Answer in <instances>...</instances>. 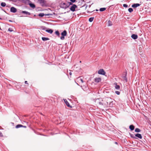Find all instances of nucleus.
<instances>
[{
  "instance_id": "f257e3e1",
  "label": "nucleus",
  "mask_w": 151,
  "mask_h": 151,
  "mask_svg": "<svg viewBox=\"0 0 151 151\" xmlns=\"http://www.w3.org/2000/svg\"><path fill=\"white\" fill-rule=\"evenodd\" d=\"M97 103L100 106H102L103 107H108V104L107 103L106 98H103V99H97Z\"/></svg>"
},
{
  "instance_id": "f03ea898",
  "label": "nucleus",
  "mask_w": 151,
  "mask_h": 151,
  "mask_svg": "<svg viewBox=\"0 0 151 151\" xmlns=\"http://www.w3.org/2000/svg\"><path fill=\"white\" fill-rule=\"evenodd\" d=\"M129 134L131 138H132L134 139H137L139 138L140 139H142V137L141 134L137 133L135 134L134 136L133 134H131L129 133Z\"/></svg>"
},
{
  "instance_id": "7ed1b4c3",
  "label": "nucleus",
  "mask_w": 151,
  "mask_h": 151,
  "mask_svg": "<svg viewBox=\"0 0 151 151\" xmlns=\"http://www.w3.org/2000/svg\"><path fill=\"white\" fill-rule=\"evenodd\" d=\"M107 103L108 104V107H112L113 105V101L111 98L109 97L106 98Z\"/></svg>"
},
{
  "instance_id": "20e7f679",
  "label": "nucleus",
  "mask_w": 151,
  "mask_h": 151,
  "mask_svg": "<svg viewBox=\"0 0 151 151\" xmlns=\"http://www.w3.org/2000/svg\"><path fill=\"white\" fill-rule=\"evenodd\" d=\"M67 35V32L65 30H64L61 33V36L60 37V39L62 40L65 39V37Z\"/></svg>"
},
{
  "instance_id": "39448f33",
  "label": "nucleus",
  "mask_w": 151,
  "mask_h": 151,
  "mask_svg": "<svg viewBox=\"0 0 151 151\" xmlns=\"http://www.w3.org/2000/svg\"><path fill=\"white\" fill-rule=\"evenodd\" d=\"M127 72L126 71L123 73L122 76L123 80L125 81L126 82H127Z\"/></svg>"
},
{
  "instance_id": "423d86ee",
  "label": "nucleus",
  "mask_w": 151,
  "mask_h": 151,
  "mask_svg": "<svg viewBox=\"0 0 151 151\" xmlns=\"http://www.w3.org/2000/svg\"><path fill=\"white\" fill-rule=\"evenodd\" d=\"M77 6L76 4H73L72 5V6L70 7V10L72 12H74L75 11L76 8H77Z\"/></svg>"
},
{
  "instance_id": "0eeeda50",
  "label": "nucleus",
  "mask_w": 151,
  "mask_h": 151,
  "mask_svg": "<svg viewBox=\"0 0 151 151\" xmlns=\"http://www.w3.org/2000/svg\"><path fill=\"white\" fill-rule=\"evenodd\" d=\"M98 73L99 74L104 75L106 74V72L103 69H100L99 70Z\"/></svg>"
},
{
  "instance_id": "6e6552de",
  "label": "nucleus",
  "mask_w": 151,
  "mask_h": 151,
  "mask_svg": "<svg viewBox=\"0 0 151 151\" xmlns=\"http://www.w3.org/2000/svg\"><path fill=\"white\" fill-rule=\"evenodd\" d=\"M60 7L63 9H66L68 7V6L65 3H62L61 4Z\"/></svg>"
},
{
  "instance_id": "1a4fd4ad",
  "label": "nucleus",
  "mask_w": 151,
  "mask_h": 151,
  "mask_svg": "<svg viewBox=\"0 0 151 151\" xmlns=\"http://www.w3.org/2000/svg\"><path fill=\"white\" fill-rule=\"evenodd\" d=\"M39 1L40 4L42 6H45V4L46 2L45 0H38Z\"/></svg>"
},
{
  "instance_id": "9d476101",
  "label": "nucleus",
  "mask_w": 151,
  "mask_h": 151,
  "mask_svg": "<svg viewBox=\"0 0 151 151\" xmlns=\"http://www.w3.org/2000/svg\"><path fill=\"white\" fill-rule=\"evenodd\" d=\"M63 100L64 101V102L65 104L68 107L70 108H72V106L70 105L68 101H67V100L66 99H63Z\"/></svg>"
},
{
  "instance_id": "9b49d317",
  "label": "nucleus",
  "mask_w": 151,
  "mask_h": 151,
  "mask_svg": "<svg viewBox=\"0 0 151 151\" xmlns=\"http://www.w3.org/2000/svg\"><path fill=\"white\" fill-rule=\"evenodd\" d=\"M10 11L12 12L15 13L17 12V9L14 7H12L10 8Z\"/></svg>"
},
{
  "instance_id": "f8f14e48",
  "label": "nucleus",
  "mask_w": 151,
  "mask_h": 151,
  "mask_svg": "<svg viewBox=\"0 0 151 151\" xmlns=\"http://www.w3.org/2000/svg\"><path fill=\"white\" fill-rule=\"evenodd\" d=\"M21 1L25 4H28L29 2H31L29 0H21Z\"/></svg>"
},
{
  "instance_id": "ddd939ff",
  "label": "nucleus",
  "mask_w": 151,
  "mask_h": 151,
  "mask_svg": "<svg viewBox=\"0 0 151 151\" xmlns=\"http://www.w3.org/2000/svg\"><path fill=\"white\" fill-rule=\"evenodd\" d=\"M52 14H44L43 13H40L39 14L38 16L40 17H43L44 15L45 16H49L50 15H52Z\"/></svg>"
},
{
  "instance_id": "4468645a",
  "label": "nucleus",
  "mask_w": 151,
  "mask_h": 151,
  "mask_svg": "<svg viewBox=\"0 0 151 151\" xmlns=\"http://www.w3.org/2000/svg\"><path fill=\"white\" fill-rule=\"evenodd\" d=\"M101 78H96L94 79V81L96 83H99L101 81Z\"/></svg>"
},
{
  "instance_id": "2eb2a0df",
  "label": "nucleus",
  "mask_w": 151,
  "mask_h": 151,
  "mask_svg": "<svg viewBox=\"0 0 151 151\" xmlns=\"http://www.w3.org/2000/svg\"><path fill=\"white\" fill-rule=\"evenodd\" d=\"M132 38L134 40H136L137 39L138 37V36L137 35L133 34H132L131 36Z\"/></svg>"
},
{
  "instance_id": "dca6fc26",
  "label": "nucleus",
  "mask_w": 151,
  "mask_h": 151,
  "mask_svg": "<svg viewBox=\"0 0 151 151\" xmlns=\"http://www.w3.org/2000/svg\"><path fill=\"white\" fill-rule=\"evenodd\" d=\"M21 13L23 14L26 15H31V13L30 12H28L26 11H23L21 12Z\"/></svg>"
},
{
  "instance_id": "f3484780",
  "label": "nucleus",
  "mask_w": 151,
  "mask_h": 151,
  "mask_svg": "<svg viewBox=\"0 0 151 151\" xmlns=\"http://www.w3.org/2000/svg\"><path fill=\"white\" fill-rule=\"evenodd\" d=\"M115 88L117 90H119L120 88V86L119 85H117V83L116 82L114 83Z\"/></svg>"
},
{
  "instance_id": "a211bd4d",
  "label": "nucleus",
  "mask_w": 151,
  "mask_h": 151,
  "mask_svg": "<svg viewBox=\"0 0 151 151\" xmlns=\"http://www.w3.org/2000/svg\"><path fill=\"white\" fill-rule=\"evenodd\" d=\"M140 5V4H139L136 3L132 5V7L133 8H136Z\"/></svg>"
},
{
  "instance_id": "6ab92c4d",
  "label": "nucleus",
  "mask_w": 151,
  "mask_h": 151,
  "mask_svg": "<svg viewBox=\"0 0 151 151\" xmlns=\"http://www.w3.org/2000/svg\"><path fill=\"white\" fill-rule=\"evenodd\" d=\"M28 4L32 8H34L35 7V4L31 3V2H29Z\"/></svg>"
},
{
  "instance_id": "aec40b11",
  "label": "nucleus",
  "mask_w": 151,
  "mask_h": 151,
  "mask_svg": "<svg viewBox=\"0 0 151 151\" xmlns=\"http://www.w3.org/2000/svg\"><path fill=\"white\" fill-rule=\"evenodd\" d=\"M45 31L47 32L50 34H52L53 32V30L51 29H46L45 30Z\"/></svg>"
},
{
  "instance_id": "412c9836",
  "label": "nucleus",
  "mask_w": 151,
  "mask_h": 151,
  "mask_svg": "<svg viewBox=\"0 0 151 151\" xmlns=\"http://www.w3.org/2000/svg\"><path fill=\"white\" fill-rule=\"evenodd\" d=\"M129 129L131 131H133L134 129V126L133 125H131L129 126Z\"/></svg>"
},
{
  "instance_id": "4be33fe9",
  "label": "nucleus",
  "mask_w": 151,
  "mask_h": 151,
  "mask_svg": "<svg viewBox=\"0 0 151 151\" xmlns=\"http://www.w3.org/2000/svg\"><path fill=\"white\" fill-rule=\"evenodd\" d=\"M55 34L57 35L58 37H60V34L58 30H57L55 32Z\"/></svg>"
},
{
  "instance_id": "5701e85b",
  "label": "nucleus",
  "mask_w": 151,
  "mask_h": 151,
  "mask_svg": "<svg viewBox=\"0 0 151 151\" xmlns=\"http://www.w3.org/2000/svg\"><path fill=\"white\" fill-rule=\"evenodd\" d=\"M42 40L43 41H45L47 40H50L49 38H48L45 37H42Z\"/></svg>"
},
{
  "instance_id": "b1692460",
  "label": "nucleus",
  "mask_w": 151,
  "mask_h": 151,
  "mask_svg": "<svg viewBox=\"0 0 151 151\" xmlns=\"http://www.w3.org/2000/svg\"><path fill=\"white\" fill-rule=\"evenodd\" d=\"M141 130L138 128H136L135 129V132H141Z\"/></svg>"
},
{
  "instance_id": "393cba45",
  "label": "nucleus",
  "mask_w": 151,
  "mask_h": 151,
  "mask_svg": "<svg viewBox=\"0 0 151 151\" xmlns=\"http://www.w3.org/2000/svg\"><path fill=\"white\" fill-rule=\"evenodd\" d=\"M108 26H111L112 25V22H111V21L110 20H108Z\"/></svg>"
},
{
  "instance_id": "a878e982",
  "label": "nucleus",
  "mask_w": 151,
  "mask_h": 151,
  "mask_svg": "<svg viewBox=\"0 0 151 151\" xmlns=\"http://www.w3.org/2000/svg\"><path fill=\"white\" fill-rule=\"evenodd\" d=\"M23 127V125L21 124H18L16 126V128H18L20 127Z\"/></svg>"
},
{
  "instance_id": "bb28decb",
  "label": "nucleus",
  "mask_w": 151,
  "mask_h": 151,
  "mask_svg": "<svg viewBox=\"0 0 151 151\" xmlns=\"http://www.w3.org/2000/svg\"><path fill=\"white\" fill-rule=\"evenodd\" d=\"M106 9V8H101L100 9L99 11L101 12H103Z\"/></svg>"
},
{
  "instance_id": "cd10ccee",
  "label": "nucleus",
  "mask_w": 151,
  "mask_h": 151,
  "mask_svg": "<svg viewBox=\"0 0 151 151\" xmlns=\"http://www.w3.org/2000/svg\"><path fill=\"white\" fill-rule=\"evenodd\" d=\"M6 4L5 2H2L1 4V6L3 7H5L6 6Z\"/></svg>"
},
{
  "instance_id": "c85d7f7f",
  "label": "nucleus",
  "mask_w": 151,
  "mask_h": 151,
  "mask_svg": "<svg viewBox=\"0 0 151 151\" xmlns=\"http://www.w3.org/2000/svg\"><path fill=\"white\" fill-rule=\"evenodd\" d=\"M133 9L132 8H129L128 9V11L129 13H131L133 11Z\"/></svg>"
},
{
  "instance_id": "c756f323",
  "label": "nucleus",
  "mask_w": 151,
  "mask_h": 151,
  "mask_svg": "<svg viewBox=\"0 0 151 151\" xmlns=\"http://www.w3.org/2000/svg\"><path fill=\"white\" fill-rule=\"evenodd\" d=\"M93 17H91L89 19V21L90 22H91L93 21Z\"/></svg>"
},
{
  "instance_id": "7c9ffc66",
  "label": "nucleus",
  "mask_w": 151,
  "mask_h": 151,
  "mask_svg": "<svg viewBox=\"0 0 151 151\" xmlns=\"http://www.w3.org/2000/svg\"><path fill=\"white\" fill-rule=\"evenodd\" d=\"M8 31H9L10 32H12L13 31V30L11 28H9L8 29Z\"/></svg>"
},
{
  "instance_id": "2f4dec72",
  "label": "nucleus",
  "mask_w": 151,
  "mask_h": 151,
  "mask_svg": "<svg viewBox=\"0 0 151 151\" xmlns=\"http://www.w3.org/2000/svg\"><path fill=\"white\" fill-rule=\"evenodd\" d=\"M115 93L117 94V95H119L120 94V92L118 91H115Z\"/></svg>"
},
{
  "instance_id": "473e14b6",
  "label": "nucleus",
  "mask_w": 151,
  "mask_h": 151,
  "mask_svg": "<svg viewBox=\"0 0 151 151\" xmlns=\"http://www.w3.org/2000/svg\"><path fill=\"white\" fill-rule=\"evenodd\" d=\"M123 6L124 7L127 8L128 7V5L126 4H123Z\"/></svg>"
},
{
  "instance_id": "72a5a7b5",
  "label": "nucleus",
  "mask_w": 151,
  "mask_h": 151,
  "mask_svg": "<svg viewBox=\"0 0 151 151\" xmlns=\"http://www.w3.org/2000/svg\"><path fill=\"white\" fill-rule=\"evenodd\" d=\"M72 3H74L76 1V0H70Z\"/></svg>"
},
{
  "instance_id": "f704fd0d",
  "label": "nucleus",
  "mask_w": 151,
  "mask_h": 151,
  "mask_svg": "<svg viewBox=\"0 0 151 151\" xmlns=\"http://www.w3.org/2000/svg\"><path fill=\"white\" fill-rule=\"evenodd\" d=\"M3 135L2 134V133L1 132H0V137H3Z\"/></svg>"
},
{
  "instance_id": "c9c22d12",
  "label": "nucleus",
  "mask_w": 151,
  "mask_h": 151,
  "mask_svg": "<svg viewBox=\"0 0 151 151\" xmlns=\"http://www.w3.org/2000/svg\"><path fill=\"white\" fill-rule=\"evenodd\" d=\"M69 3V5H73V3H72L71 2H68Z\"/></svg>"
},
{
  "instance_id": "e433bc0d",
  "label": "nucleus",
  "mask_w": 151,
  "mask_h": 151,
  "mask_svg": "<svg viewBox=\"0 0 151 151\" xmlns=\"http://www.w3.org/2000/svg\"><path fill=\"white\" fill-rule=\"evenodd\" d=\"M80 80L81 81L82 83H83V80L82 78H80Z\"/></svg>"
},
{
  "instance_id": "4c0bfd02",
  "label": "nucleus",
  "mask_w": 151,
  "mask_h": 151,
  "mask_svg": "<svg viewBox=\"0 0 151 151\" xmlns=\"http://www.w3.org/2000/svg\"><path fill=\"white\" fill-rule=\"evenodd\" d=\"M24 83L25 84H28V83H27V81H25L24 82Z\"/></svg>"
},
{
  "instance_id": "58836bf2",
  "label": "nucleus",
  "mask_w": 151,
  "mask_h": 151,
  "mask_svg": "<svg viewBox=\"0 0 151 151\" xmlns=\"http://www.w3.org/2000/svg\"><path fill=\"white\" fill-rule=\"evenodd\" d=\"M43 27V28H42V29L43 30H44L46 29V27Z\"/></svg>"
},
{
  "instance_id": "ea45409f",
  "label": "nucleus",
  "mask_w": 151,
  "mask_h": 151,
  "mask_svg": "<svg viewBox=\"0 0 151 151\" xmlns=\"http://www.w3.org/2000/svg\"><path fill=\"white\" fill-rule=\"evenodd\" d=\"M69 74L70 76H71L72 75V73L71 72H70L69 73Z\"/></svg>"
},
{
  "instance_id": "a19ab883",
  "label": "nucleus",
  "mask_w": 151,
  "mask_h": 151,
  "mask_svg": "<svg viewBox=\"0 0 151 151\" xmlns=\"http://www.w3.org/2000/svg\"><path fill=\"white\" fill-rule=\"evenodd\" d=\"M24 127L25 128H26L27 127L25 126H23V127Z\"/></svg>"
},
{
  "instance_id": "79ce46f5",
  "label": "nucleus",
  "mask_w": 151,
  "mask_h": 151,
  "mask_svg": "<svg viewBox=\"0 0 151 151\" xmlns=\"http://www.w3.org/2000/svg\"><path fill=\"white\" fill-rule=\"evenodd\" d=\"M115 144H117V145L118 144V143H117V142H115L114 143Z\"/></svg>"
},
{
  "instance_id": "37998d69",
  "label": "nucleus",
  "mask_w": 151,
  "mask_h": 151,
  "mask_svg": "<svg viewBox=\"0 0 151 151\" xmlns=\"http://www.w3.org/2000/svg\"><path fill=\"white\" fill-rule=\"evenodd\" d=\"M9 21L10 22H12V21L11 20H9Z\"/></svg>"
},
{
  "instance_id": "c03bdc74",
  "label": "nucleus",
  "mask_w": 151,
  "mask_h": 151,
  "mask_svg": "<svg viewBox=\"0 0 151 151\" xmlns=\"http://www.w3.org/2000/svg\"><path fill=\"white\" fill-rule=\"evenodd\" d=\"M92 12H92H88H88H89V13H91V12Z\"/></svg>"
},
{
  "instance_id": "a18cd8bd",
  "label": "nucleus",
  "mask_w": 151,
  "mask_h": 151,
  "mask_svg": "<svg viewBox=\"0 0 151 151\" xmlns=\"http://www.w3.org/2000/svg\"><path fill=\"white\" fill-rule=\"evenodd\" d=\"M98 11V10L97 9H96V11Z\"/></svg>"
},
{
  "instance_id": "49530a36",
  "label": "nucleus",
  "mask_w": 151,
  "mask_h": 151,
  "mask_svg": "<svg viewBox=\"0 0 151 151\" xmlns=\"http://www.w3.org/2000/svg\"><path fill=\"white\" fill-rule=\"evenodd\" d=\"M0 19H2L1 18H0Z\"/></svg>"
},
{
  "instance_id": "de8ad7c7",
  "label": "nucleus",
  "mask_w": 151,
  "mask_h": 151,
  "mask_svg": "<svg viewBox=\"0 0 151 151\" xmlns=\"http://www.w3.org/2000/svg\"><path fill=\"white\" fill-rule=\"evenodd\" d=\"M77 83V84L78 85H79L78 84V83Z\"/></svg>"
},
{
  "instance_id": "09e8293b",
  "label": "nucleus",
  "mask_w": 151,
  "mask_h": 151,
  "mask_svg": "<svg viewBox=\"0 0 151 151\" xmlns=\"http://www.w3.org/2000/svg\"><path fill=\"white\" fill-rule=\"evenodd\" d=\"M80 63H81V61H80Z\"/></svg>"
}]
</instances>
